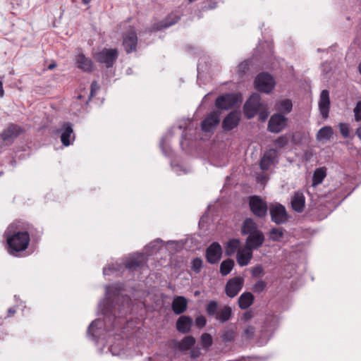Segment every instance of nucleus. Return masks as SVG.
I'll use <instances>...</instances> for the list:
<instances>
[{"label": "nucleus", "instance_id": "1", "mask_svg": "<svg viewBox=\"0 0 361 361\" xmlns=\"http://www.w3.org/2000/svg\"><path fill=\"white\" fill-rule=\"evenodd\" d=\"M113 286H106V298L99 303L102 312L104 316V320L95 319L89 325L87 334L93 340L99 337V330L104 328L109 331L113 329L116 323V319L124 317L129 311L130 299L128 296H120L117 290L115 291Z\"/></svg>", "mask_w": 361, "mask_h": 361}, {"label": "nucleus", "instance_id": "2", "mask_svg": "<svg viewBox=\"0 0 361 361\" xmlns=\"http://www.w3.org/2000/svg\"><path fill=\"white\" fill-rule=\"evenodd\" d=\"M4 236L8 245V252L14 257H20V253L27 248L30 241L27 231L18 230L13 224L5 231Z\"/></svg>", "mask_w": 361, "mask_h": 361}, {"label": "nucleus", "instance_id": "3", "mask_svg": "<svg viewBox=\"0 0 361 361\" xmlns=\"http://www.w3.org/2000/svg\"><path fill=\"white\" fill-rule=\"evenodd\" d=\"M205 310L209 317H214L221 324L229 321L232 317L231 307L224 305L219 308L216 300H210L206 305Z\"/></svg>", "mask_w": 361, "mask_h": 361}, {"label": "nucleus", "instance_id": "4", "mask_svg": "<svg viewBox=\"0 0 361 361\" xmlns=\"http://www.w3.org/2000/svg\"><path fill=\"white\" fill-rule=\"evenodd\" d=\"M263 104L259 94H252L243 106V112L246 118L255 117L259 111L263 109Z\"/></svg>", "mask_w": 361, "mask_h": 361}, {"label": "nucleus", "instance_id": "5", "mask_svg": "<svg viewBox=\"0 0 361 361\" xmlns=\"http://www.w3.org/2000/svg\"><path fill=\"white\" fill-rule=\"evenodd\" d=\"M288 118L281 114H274L271 116L267 125V130L272 133H279L288 126Z\"/></svg>", "mask_w": 361, "mask_h": 361}, {"label": "nucleus", "instance_id": "6", "mask_svg": "<svg viewBox=\"0 0 361 361\" xmlns=\"http://www.w3.org/2000/svg\"><path fill=\"white\" fill-rule=\"evenodd\" d=\"M249 206L253 214L258 218H264L267 214L268 206L259 196L253 195L250 197Z\"/></svg>", "mask_w": 361, "mask_h": 361}, {"label": "nucleus", "instance_id": "7", "mask_svg": "<svg viewBox=\"0 0 361 361\" xmlns=\"http://www.w3.org/2000/svg\"><path fill=\"white\" fill-rule=\"evenodd\" d=\"M271 220L277 225L286 223L288 215L286 207L280 203L272 204L269 206Z\"/></svg>", "mask_w": 361, "mask_h": 361}, {"label": "nucleus", "instance_id": "8", "mask_svg": "<svg viewBox=\"0 0 361 361\" xmlns=\"http://www.w3.org/2000/svg\"><path fill=\"white\" fill-rule=\"evenodd\" d=\"M256 88L265 93H269L274 87L273 77L267 73H259L255 80Z\"/></svg>", "mask_w": 361, "mask_h": 361}, {"label": "nucleus", "instance_id": "9", "mask_svg": "<svg viewBox=\"0 0 361 361\" xmlns=\"http://www.w3.org/2000/svg\"><path fill=\"white\" fill-rule=\"evenodd\" d=\"M239 102V97L234 93H228L219 96L215 105L217 109L221 110H228L234 107Z\"/></svg>", "mask_w": 361, "mask_h": 361}, {"label": "nucleus", "instance_id": "10", "mask_svg": "<svg viewBox=\"0 0 361 361\" xmlns=\"http://www.w3.org/2000/svg\"><path fill=\"white\" fill-rule=\"evenodd\" d=\"M94 58L99 63L105 64L106 68H111L118 58V51L116 49L104 48L98 52Z\"/></svg>", "mask_w": 361, "mask_h": 361}, {"label": "nucleus", "instance_id": "11", "mask_svg": "<svg viewBox=\"0 0 361 361\" xmlns=\"http://www.w3.org/2000/svg\"><path fill=\"white\" fill-rule=\"evenodd\" d=\"M22 133L20 126L11 123L0 133V137L6 144L11 145Z\"/></svg>", "mask_w": 361, "mask_h": 361}, {"label": "nucleus", "instance_id": "12", "mask_svg": "<svg viewBox=\"0 0 361 361\" xmlns=\"http://www.w3.org/2000/svg\"><path fill=\"white\" fill-rule=\"evenodd\" d=\"M57 132L61 133V143L66 147L71 145L75 140L73 124L70 122L63 123L61 128Z\"/></svg>", "mask_w": 361, "mask_h": 361}, {"label": "nucleus", "instance_id": "13", "mask_svg": "<svg viewBox=\"0 0 361 361\" xmlns=\"http://www.w3.org/2000/svg\"><path fill=\"white\" fill-rule=\"evenodd\" d=\"M205 255L207 261L209 264H214L219 262L222 255V248L219 243L216 242L212 243L207 248Z\"/></svg>", "mask_w": 361, "mask_h": 361}, {"label": "nucleus", "instance_id": "14", "mask_svg": "<svg viewBox=\"0 0 361 361\" xmlns=\"http://www.w3.org/2000/svg\"><path fill=\"white\" fill-rule=\"evenodd\" d=\"M244 279L242 277H235L230 279L226 285L225 292L230 298H234L243 286Z\"/></svg>", "mask_w": 361, "mask_h": 361}, {"label": "nucleus", "instance_id": "15", "mask_svg": "<svg viewBox=\"0 0 361 361\" xmlns=\"http://www.w3.org/2000/svg\"><path fill=\"white\" fill-rule=\"evenodd\" d=\"M219 122L220 113L216 111H212L202 121L201 128L204 132H211L215 129V128L219 123Z\"/></svg>", "mask_w": 361, "mask_h": 361}, {"label": "nucleus", "instance_id": "16", "mask_svg": "<svg viewBox=\"0 0 361 361\" xmlns=\"http://www.w3.org/2000/svg\"><path fill=\"white\" fill-rule=\"evenodd\" d=\"M265 237L262 231L247 235L245 240V247L247 250H257L264 243Z\"/></svg>", "mask_w": 361, "mask_h": 361}, {"label": "nucleus", "instance_id": "17", "mask_svg": "<svg viewBox=\"0 0 361 361\" xmlns=\"http://www.w3.org/2000/svg\"><path fill=\"white\" fill-rule=\"evenodd\" d=\"M137 36L135 30L128 31L123 37V46L127 54L137 50Z\"/></svg>", "mask_w": 361, "mask_h": 361}, {"label": "nucleus", "instance_id": "18", "mask_svg": "<svg viewBox=\"0 0 361 361\" xmlns=\"http://www.w3.org/2000/svg\"><path fill=\"white\" fill-rule=\"evenodd\" d=\"M240 120V113L238 111L230 112L222 121V128L225 131H229L235 128Z\"/></svg>", "mask_w": 361, "mask_h": 361}, {"label": "nucleus", "instance_id": "19", "mask_svg": "<svg viewBox=\"0 0 361 361\" xmlns=\"http://www.w3.org/2000/svg\"><path fill=\"white\" fill-rule=\"evenodd\" d=\"M330 106L329 92L326 90L322 91L319 102L320 113L323 118H326L329 116Z\"/></svg>", "mask_w": 361, "mask_h": 361}, {"label": "nucleus", "instance_id": "20", "mask_svg": "<svg viewBox=\"0 0 361 361\" xmlns=\"http://www.w3.org/2000/svg\"><path fill=\"white\" fill-rule=\"evenodd\" d=\"M291 207L293 211L298 213L303 212L305 206V197L302 192L297 191L291 198Z\"/></svg>", "mask_w": 361, "mask_h": 361}, {"label": "nucleus", "instance_id": "21", "mask_svg": "<svg viewBox=\"0 0 361 361\" xmlns=\"http://www.w3.org/2000/svg\"><path fill=\"white\" fill-rule=\"evenodd\" d=\"M277 156V151L274 149H270L265 152L260 161V168L263 171L268 170L274 164Z\"/></svg>", "mask_w": 361, "mask_h": 361}, {"label": "nucleus", "instance_id": "22", "mask_svg": "<svg viewBox=\"0 0 361 361\" xmlns=\"http://www.w3.org/2000/svg\"><path fill=\"white\" fill-rule=\"evenodd\" d=\"M193 321L192 319L187 315L180 316L176 321V326L181 334H188L190 332Z\"/></svg>", "mask_w": 361, "mask_h": 361}, {"label": "nucleus", "instance_id": "23", "mask_svg": "<svg viewBox=\"0 0 361 361\" xmlns=\"http://www.w3.org/2000/svg\"><path fill=\"white\" fill-rule=\"evenodd\" d=\"M75 63L77 68L84 72L90 73L93 71L92 61L86 57L83 54H79L75 57Z\"/></svg>", "mask_w": 361, "mask_h": 361}, {"label": "nucleus", "instance_id": "24", "mask_svg": "<svg viewBox=\"0 0 361 361\" xmlns=\"http://www.w3.org/2000/svg\"><path fill=\"white\" fill-rule=\"evenodd\" d=\"M188 307V300L184 296H175L171 308L176 314H181L185 312Z\"/></svg>", "mask_w": 361, "mask_h": 361}, {"label": "nucleus", "instance_id": "25", "mask_svg": "<svg viewBox=\"0 0 361 361\" xmlns=\"http://www.w3.org/2000/svg\"><path fill=\"white\" fill-rule=\"evenodd\" d=\"M260 231L256 222L251 218H247L244 220L241 226V233L243 235H249Z\"/></svg>", "mask_w": 361, "mask_h": 361}, {"label": "nucleus", "instance_id": "26", "mask_svg": "<svg viewBox=\"0 0 361 361\" xmlns=\"http://www.w3.org/2000/svg\"><path fill=\"white\" fill-rule=\"evenodd\" d=\"M260 231L256 222L251 218H247L244 220L241 226V233L243 235H249Z\"/></svg>", "mask_w": 361, "mask_h": 361}, {"label": "nucleus", "instance_id": "27", "mask_svg": "<svg viewBox=\"0 0 361 361\" xmlns=\"http://www.w3.org/2000/svg\"><path fill=\"white\" fill-rule=\"evenodd\" d=\"M144 255L142 254H137L136 255L130 257L125 262V267L128 269L135 270L137 268L143 266L145 264Z\"/></svg>", "mask_w": 361, "mask_h": 361}, {"label": "nucleus", "instance_id": "28", "mask_svg": "<svg viewBox=\"0 0 361 361\" xmlns=\"http://www.w3.org/2000/svg\"><path fill=\"white\" fill-rule=\"evenodd\" d=\"M274 108L278 111L276 114H288L292 111L293 103L289 99H283L276 102Z\"/></svg>", "mask_w": 361, "mask_h": 361}, {"label": "nucleus", "instance_id": "29", "mask_svg": "<svg viewBox=\"0 0 361 361\" xmlns=\"http://www.w3.org/2000/svg\"><path fill=\"white\" fill-rule=\"evenodd\" d=\"M252 258V250H247V248L245 247V250H238L237 252V262L241 267L247 265Z\"/></svg>", "mask_w": 361, "mask_h": 361}, {"label": "nucleus", "instance_id": "30", "mask_svg": "<svg viewBox=\"0 0 361 361\" xmlns=\"http://www.w3.org/2000/svg\"><path fill=\"white\" fill-rule=\"evenodd\" d=\"M254 296L250 292L243 293L238 298V305L241 310H246L254 302Z\"/></svg>", "mask_w": 361, "mask_h": 361}, {"label": "nucleus", "instance_id": "31", "mask_svg": "<svg viewBox=\"0 0 361 361\" xmlns=\"http://www.w3.org/2000/svg\"><path fill=\"white\" fill-rule=\"evenodd\" d=\"M334 135V130L331 126H324L317 133V140L323 142L330 140Z\"/></svg>", "mask_w": 361, "mask_h": 361}, {"label": "nucleus", "instance_id": "32", "mask_svg": "<svg viewBox=\"0 0 361 361\" xmlns=\"http://www.w3.org/2000/svg\"><path fill=\"white\" fill-rule=\"evenodd\" d=\"M180 20V17L176 14H170L168 17L163 21L160 22L157 25V30H161L164 28L169 27L170 26L173 25Z\"/></svg>", "mask_w": 361, "mask_h": 361}, {"label": "nucleus", "instance_id": "33", "mask_svg": "<svg viewBox=\"0 0 361 361\" xmlns=\"http://www.w3.org/2000/svg\"><path fill=\"white\" fill-rule=\"evenodd\" d=\"M240 245V240L238 239L229 240L225 246V254L226 256H232L237 251Z\"/></svg>", "mask_w": 361, "mask_h": 361}, {"label": "nucleus", "instance_id": "34", "mask_svg": "<svg viewBox=\"0 0 361 361\" xmlns=\"http://www.w3.org/2000/svg\"><path fill=\"white\" fill-rule=\"evenodd\" d=\"M195 343V339L192 336H185L181 341L178 342L176 347L182 351L189 350Z\"/></svg>", "mask_w": 361, "mask_h": 361}, {"label": "nucleus", "instance_id": "35", "mask_svg": "<svg viewBox=\"0 0 361 361\" xmlns=\"http://www.w3.org/2000/svg\"><path fill=\"white\" fill-rule=\"evenodd\" d=\"M234 267V261L231 259H226L221 263L220 273L222 276L228 275Z\"/></svg>", "mask_w": 361, "mask_h": 361}, {"label": "nucleus", "instance_id": "36", "mask_svg": "<svg viewBox=\"0 0 361 361\" xmlns=\"http://www.w3.org/2000/svg\"><path fill=\"white\" fill-rule=\"evenodd\" d=\"M326 169L325 168H319L317 169L313 174L312 181L313 185L320 184L324 178L326 177Z\"/></svg>", "mask_w": 361, "mask_h": 361}, {"label": "nucleus", "instance_id": "37", "mask_svg": "<svg viewBox=\"0 0 361 361\" xmlns=\"http://www.w3.org/2000/svg\"><path fill=\"white\" fill-rule=\"evenodd\" d=\"M235 336V331L233 329L227 328L223 331L221 338L224 342L228 343L234 341Z\"/></svg>", "mask_w": 361, "mask_h": 361}, {"label": "nucleus", "instance_id": "38", "mask_svg": "<svg viewBox=\"0 0 361 361\" xmlns=\"http://www.w3.org/2000/svg\"><path fill=\"white\" fill-rule=\"evenodd\" d=\"M283 232L282 228H272L269 231V238L273 241H279L283 237Z\"/></svg>", "mask_w": 361, "mask_h": 361}, {"label": "nucleus", "instance_id": "39", "mask_svg": "<svg viewBox=\"0 0 361 361\" xmlns=\"http://www.w3.org/2000/svg\"><path fill=\"white\" fill-rule=\"evenodd\" d=\"M202 267V260L200 257L193 259L191 262V269L196 274H199Z\"/></svg>", "mask_w": 361, "mask_h": 361}, {"label": "nucleus", "instance_id": "40", "mask_svg": "<svg viewBox=\"0 0 361 361\" xmlns=\"http://www.w3.org/2000/svg\"><path fill=\"white\" fill-rule=\"evenodd\" d=\"M212 337L209 334L204 333L201 336V343L204 348H207L212 345Z\"/></svg>", "mask_w": 361, "mask_h": 361}, {"label": "nucleus", "instance_id": "41", "mask_svg": "<svg viewBox=\"0 0 361 361\" xmlns=\"http://www.w3.org/2000/svg\"><path fill=\"white\" fill-rule=\"evenodd\" d=\"M318 210L319 209L317 208L310 209L307 212V214L309 216H310L312 218V220L320 221V220L324 219L326 216V214H317Z\"/></svg>", "mask_w": 361, "mask_h": 361}, {"label": "nucleus", "instance_id": "42", "mask_svg": "<svg viewBox=\"0 0 361 361\" xmlns=\"http://www.w3.org/2000/svg\"><path fill=\"white\" fill-rule=\"evenodd\" d=\"M338 128H339L340 133L343 137L347 138L349 137L350 128H349V125L348 123H340L338 124Z\"/></svg>", "mask_w": 361, "mask_h": 361}, {"label": "nucleus", "instance_id": "43", "mask_svg": "<svg viewBox=\"0 0 361 361\" xmlns=\"http://www.w3.org/2000/svg\"><path fill=\"white\" fill-rule=\"evenodd\" d=\"M251 273H252V277H254V278L259 277V276L264 275V268L261 264H258L252 269Z\"/></svg>", "mask_w": 361, "mask_h": 361}, {"label": "nucleus", "instance_id": "44", "mask_svg": "<svg viewBox=\"0 0 361 361\" xmlns=\"http://www.w3.org/2000/svg\"><path fill=\"white\" fill-rule=\"evenodd\" d=\"M288 139L286 135H281L274 141L275 145L279 148L285 147L288 144Z\"/></svg>", "mask_w": 361, "mask_h": 361}, {"label": "nucleus", "instance_id": "45", "mask_svg": "<svg viewBox=\"0 0 361 361\" xmlns=\"http://www.w3.org/2000/svg\"><path fill=\"white\" fill-rule=\"evenodd\" d=\"M355 120L357 122L361 121V100L358 101L353 109Z\"/></svg>", "mask_w": 361, "mask_h": 361}, {"label": "nucleus", "instance_id": "46", "mask_svg": "<svg viewBox=\"0 0 361 361\" xmlns=\"http://www.w3.org/2000/svg\"><path fill=\"white\" fill-rule=\"evenodd\" d=\"M267 287V283L264 281H258L253 286V291L255 293H262Z\"/></svg>", "mask_w": 361, "mask_h": 361}, {"label": "nucleus", "instance_id": "47", "mask_svg": "<svg viewBox=\"0 0 361 361\" xmlns=\"http://www.w3.org/2000/svg\"><path fill=\"white\" fill-rule=\"evenodd\" d=\"M249 61H244L238 66V71L240 74H244L249 69Z\"/></svg>", "mask_w": 361, "mask_h": 361}, {"label": "nucleus", "instance_id": "48", "mask_svg": "<svg viewBox=\"0 0 361 361\" xmlns=\"http://www.w3.org/2000/svg\"><path fill=\"white\" fill-rule=\"evenodd\" d=\"M207 323V319L205 317L200 315L196 317L195 319V325L197 328L202 329L205 326Z\"/></svg>", "mask_w": 361, "mask_h": 361}, {"label": "nucleus", "instance_id": "49", "mask_svg": "<svg viewBox=\"0 0 361 361\" xmlns=\"http://www.w3.org/2000/svg\"><path fill=\"white\" fill-rule=\"evenodd\" d=\"M255 334V328L252 326H249L244 329L243 334L247 339H250L253 337Z\"/></svg>", "mask_w": 361, "mask_h": 361}, {"label": "nucleus", "instance_id": "50", "mask_svg": "<svg viewBox=\"0 0 361 361\" xmlns=\"http://www.w3.org/2000/svg\"><path fill=\"white\" fill-rule=\"evenodd\" d=\"M99 89V86L97 81H92L90 86V94L89 100L96 94V92Z\"/></svg>", "mask_w": 361, "mask_h": 361}, {"label": "nucleus", "instance_id": "51", "mask_svg": "<svg viewBox=\"0 0 361 361\" xmlns=\"http://www.w3.org/2000/svg\"><path fill=\"white\" fill-rule=\"evenodd\" d=\"M160 147L161 148V150H162L163 153L166 156H170L171 155V149L167 148V147H165V137H163L161 140Z\"/></svg>", "mask_w": 361, "mask_h": 361}, {"label": "nucleus", "instance_id": "52", "mask_svg": "<svg viewBox=\"0 0 361 361\" xmlns=\"http://www.w3.org/2000/svg\"><path fill=\"white\" fill-rule=\"evenodd\" d=\"M216 7H217V2L213 1H209L208 2V5L207 6H204L202 7V10L205 11H207V10L214 9Z\"/></svg>", "mask_w": 361, "mask_h": 361}, {"label": "nucleus", "instance_id": "53", "mask_svg": "<svg viewBox=\"0 0 361 361\" xmlns=\"http://www.w3.org/2000/svg\"><path fill=\"white\" fill-rule=\"evenodd\" d=\"M190 357L192 359H196L199 357L201 355V351L200 348H192L190 351Z\"/></svg>", "mask_w": 361, "mask_h": 361}, {"label": "nucleus", "instance_id": "54", "mask_svg": "<svg viewBox=\"0 0 361 361\" xmlns=\"http://www.w3.org/2000/svg\"><path fill=\"white\" fill-rule=\"evenodd\" d=\"M117 269L114 264L109 265L107 267L103 269L104 275H109L111 273L116 271Z\"/></svg>", "mask_w": 361, "mask_h": 361}, {"label": "nucleus", "instance_id": "55", "mask_svg": "<svg viewBox=\"0 0 361 361\" xmlns=\"http://www.w3.org/2000/svg\"><path fill=\"white\" fill-rule=\"evenodd\" d=\"M264 109L263 106V109L259 114V120L260 121H264L268 117V112Z\"/></svg>", "mask_w": 361, "mask_h": 361}, {"label": "nucleus", "instance_id": "56", "mask_svg": "<svg viewBox=\"0 0 361 361\" xmlns=\"http://www.w3.org/2000/svg\"><path fill=\"white\" fill-rule=\"evenodd\" d=\"M187 139V135H186V133L185 132V130L183 132V134L181 135V140L180 142V145L181 146V147L183 149V145H184V142L185 140Z\"/></svg>", "mask_w": 361, "mask_h": 361}, {"label": "nucleus", "instance_id": "57", "mask_svg": "<svg viewBox=\"0 0 361 361\" xmlns=\"http://www.w3.org/2000/svg\"><path fill=\"white\" fill-rule=\"evenodd\" d=\"M15 313H16V309H15V307H10V308L8 310V317L13 315Z\"/></svg>", "mask_w": 361, "mask_h": 361}, {"label": "nucleus", "instance_id": "58", "mask_svg": "<svg viewBox=\"0 0 361 361\" xmlns=\"http://www.w3.org/2000/svg\"><path fill=\"white\" fill-rule=\"evenodd\" d=\"M4 94V91L3 88V82L0 81V97H2Z\"/></svg>", "mask_w": 361, "mask_h": 361}, {"label": "nucleus", "instance_id": "59", "mask_svg": "<svg viewBox=\"0 0 361 361\" xmlns=\"http://www.w3.org/2000/svg\"><path fill=\"white\" fill-rule=\"evenodd\" d=\"M355 134L361 140V126L357 128Z\"/></svg>", "mask_w": 361, "mask_h": 361}, {"label": "nucleus", "instance_id": "60", "mask_svg": "<svg viewBox=\"0 0 361 361\" xmlns=\"http://www.w3.org/2000/svg\"><path fill=\"white\" fill-rule=\"evenodd\" d=\"M56 63H51L48 66V69L49 70H52L53 68H54L56 67Z\"/></svg>", "mask_w": 361, "mask_h": 361}, {"label": "nucleus", "instance_id": "61", "mask_svg": "<svg viewBox=\"0 0 361 361\" xmlns=\"http://www.w3.org/2000/svg\"><path fill=\"white\" fill-rule=\"evenodd\" d=\"M252 317L251 314L250 312H246L245 314V317L246 318V319H250Z\"/></svg>", "mask_w": 361, "mask_h": 361}, {"label": "nucleus", "instance_id": "62", "mask_svg": "<svg viewBox=\"0 0 361 361\" xmlns=\"http://www.w3.org/2000/svg\"><path fill=\"white\" fill-rule=\"evenodd\" d=\"M81 1L84 4H87L90 2L91 0H81Z\"/></svg>", "mask_w": 361, "mask_h": 361}, {"label": "nucleus", "instance_id": "63", "mask_svg": "<svg viewBox=\"0 0 361 361\" xmlns=\"http://www.w3.org/2000/svg\"><path fill=\"white\" fill-rule=\"evenodd\" d=\"M358 71H359L360 74L361 75V62L358 65Z\"/></svg>", "mask_w": 361, "mask_h": 361}]
</instances>
